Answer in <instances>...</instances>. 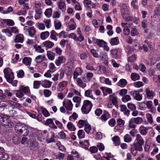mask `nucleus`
<instances>
[{
  "instance_id": "51",
  "label": "nucleus",
  "mask_w": 160,
  "mask_h": 160,
  "mask_svg": "<svg viewBox=\"0 0 160 160\" xmlns=\"http://www.w3.org/2000/svg\"><path fill=\"white\" fill-rule=\"evenodd\" d=\"M43 94L45 97H48L51 95L52 92L50 90L45 89L43 91Z\"/></svg>"
},
{
  "instance_id": "15",
  "label": "nucleus",
  "mask_w": 160,
  "mask_h": 160,
  "mask_svg": "<svg viewBox=\"0 0 160 160\" xmlns=\"http://www.w3.org/2000/svg\"><path fill=\"white\" fill-rule=\"evenodd\" d=\"M42 45L47 48V49H50L52 48L54 46V44L52 42L47 40L44 41L42 43Z\"/></svg>"
},
{
  "instance_id": "40",
  "label": "nucleus",
  "mask_w": 160,
  "mask_h": 160,
  "mask_svg": "<svg viewBox=\"0 0 160 160\" xmlns=\"http://www.w3.org/2000/svg\"><path fill=\"white\" fill-rule=\"evenodd\" d=\"M48 58L51 60H54L55 57V54L50 51H48L47 54Z\"/></svg>"
},
{
  "instance_id": "28",
  "label": "nucleus",
  "mask_w": 160,
  "mask_h": 160,
  "mask_svg": "<svg viewBox=\"0 0 160 160\" xmlns=\"http://www.w3.org/2000/svg\"><path fill=\"white\" fill-rule=\"evenodd\" d=\"M50 33L48 31H46L42 32L40 34V37L41 39L45 40L49 36Z\"/></svg>"
},
{
  "instance_id": "3",
  "label": "nucleus",
  "mask_w": 160,
  "mask_h": 160,
  "mask_svg": "<svg viewBox=\"0 0 160 160\" xmlns=\"http://www.w3.org/2000/svg\"><path fill=\"white\" fill-rule=\"evenodd\" d=\"M143 122V119L140 117L132 118L129 121V126L130 128H135L136 124H139Z\"/></svg>"
},
{
  "instance_id": "32",
  "label": "nucleus",
  "mask_w": 160,
  "mask_h": 160,
  "mask_svg": "<svg viewBox=\"0 0 160 160\" xmlns=\"http://www.w3.org/2000/svg\"><path fill=\"white\" fill-rule=\"evenodd\" d=\"M32 59L31 58L25 57L22 60V62L27 66L30 65Z\"/></svg>"
},
{
  "instance_id": "12",
  "label": "nucleus",
  "mask_w": 160,
  "mask_h": 160,
  "mask_svg": "<svg viewBox=\"0 0 160 160\" xmlns=\"http://www.w3.org/2000/svg\"><path fill=\"white\" fill-rule=\"evenodd\" d=\"M145 91L147 98L148 99H152L154 96V95L155 94L154 92L152 90H151L149 88H147L145 89Z\"/></svg>"
},
{
  "instance_id": "49",
  "label": "nucleus",
  "mask_w": 160,
  "mask_h": 160,
  "mask_svg": "<svg viewBox=\"0 0 160 160\" xmlns=\"http://www.w3.org/2000/svg\"><path fill=\"white\" fill-rule=\"evenodd\" d=\"M131 99L130 96L128 95H126L122 98V101L124 102H126Z\"/></svg>"
},
{
  "instance_id": "47",
  "label": "nucleus",
  "mask_w": 160,
  "mask_h": 160,
  "mask_svg": "<svg viewBox=\"0 0 160 160\" xmlns=\"http://www.w3.org/2000/svg\"><path fill=\"white\" fill-rule=\"evenodd\" d=\"M41 109L42 112L45 117H47L50 115V114L46 108H42Z\"/></svg>"
},
{
  "instance_id": "50",
  "label": "nucleus",
  "mask_w": 160,
  "mask_h": 160,
  "mask_svg": "<svg viewBox=\"0 0 160 160\" xmlns=\"http://www.w3.org/2000/svg\"><path fill=\"white\" fill-rule=\"evenodd\" d=\"M64 154L62 153H59L58 154L54 156L55 157L54 158V159H58L59 160H61L63 159L64 157Z\"/></svg>"
},
{
  "instance_id": "35",
  "label": "nucleus",
  "mask_w": 160,
  "mask_h": 160,
  "mask_svg": "<svg viewBox=\"0 0 160 160\" xmlns=\"http://www.w3.org/2000/svg\"><path fill=\"white\" fill-rule=\"evenodd\" d=\"M131 78L132 80L135 81L139 79L140 76L136 73H132L131 74Z\"/></svg>"
},
{
  "instance_id": "39",
  "label": "nucleus",
  "mask_w": 160,
  "mask_h": 160,
  "mask_svg": "<svg viewBox=\"0 0 160 160\" xmlns=\"http://www.w3.org/2000/svg\"><path fill=\"white\" fill-rule=\"evenodd\" d=\"M45 56L42 55H39L37 56L35 58V61L37 63H40L44 60Z\"/></svg>"
},
{
  "instance_id": "64",
  "label": "nucleus",
  "mask_w": 160,
  "mask_h": 160,
  "mask_svg": "<svg viewBox=\"0 0 160 160\" xmlns=\"http://www.w3.org/2000/svg\"><path fill=\"white\" fill-rule=\"evenodd\" d=\"M90 150L92 153H95L98 152V148L95 146H92L90 148Z\"/></svg>"
},
{
  "instance_id": "8",
  "label": "nucleus",
  "mask_w": 160,
  "mask_h": 160,
  "mask_svg": "<svg viewBox=\"0 0 160 160\" xmlns=\"http://www.w3.org/2000/svg\"><path fill=\"white\" fill-rule=\"evenodd\" d=\"M23 29L25 33H28L31 37H34L36 32V31L33 27H29L26 26L24 27Z\"/></svg>"
},
{
  "instance_id": "29",
  "label": "nucleus",
  "mask_w": 160,
  "mask_h": 160,
  "mask_svg": "<svg viewBox=\"0 0 160 160\" xmlns=\"http://www.w3.org/2000/svg\"><path fill=\"white\" fill-rule=\"evenodd\" d=\"M114 144L116 146L119 145L120 143V140L119 137L118 136H116L112 138Z\"/></svg>"
},
{
  "instance_id": "5",
  "label": "nucleus",
  "mask_w": 160,
  "mask_h": 160,
  "mask_svg": "<svg viewBox=\"0 0 160 160\" xmlns=\"http://www.w3.org/2000/svg\"><path fill=\"white\" fill-rule=\"evenodd\" d=\"M0 124L3 126H8L9 128H11L14 126L9 118L0 116Z\"/></svg>"
},
{
  "instance_id": "14",
  "label": "nucleus",
  "mask_w": 160,
  "mask_h": 160,
  "mask_svg": "<svg viewBox=\"0 0 160 160\" xmlns=\"http://www.w3.org/2000/svg\"><path fill=\"white\" fill-rule=\"evenodd\" d=\"M58 8L62 12H65L66 10V5L65 3L62 0H59L57 2Z\"/></svg>"
},
{
  "instance_id": "34",
  "label": "nucleus",
  "mask_w": 160,
  "mask_h": 160,
  "mask_svg": "<svg viewBox=\"0 0 160 160\" xmlns=\"http://www.w3.org/2000/svg\"><path fill=\"white\" fill-rule=\"evenodd\" d=\"M7 111L10 117L13 116L14 115L15 112L13 108L11 106L8 107Z\"/></svg>"
},
{
  "instance_id": "18",
  "label": "nucleus",
  "mask_w": 160,
  "mask_h": 160,
  "mask_svg": "<svg viewBox=\"0 0 160 160\" xmlns=\"http://www.w3.org/2000/svg\"><path fill=\"white\" fill-rule=\"evenodd\" d=\"M132 95L134 99L137 101H140L142 99V95L139 93L137 91H134Z\"/></svg>"
},
{
  "instance_id": "20",
  "label": "nucleus",
  "mask_w": 160,
  "mask_h": 160,
  "mask_svg": "<svg viewBox=\"0 0 160 160\" xmlns=\"http://www.w3.org/2000/svg\"><path fill=\"white\" fill-rule=\"evenodd\" d=\"M19 89L21 90L22 92L26 94H28L30 92L29 88L28 87L22 85L19 87Z\"/></svg>"
},
{
  "instance_id": "48",
  "label": "nucleus",
  "mask_w": 160,
  "mask_h": 160,
  "mask_svg": "<svg viewBox=\"0 0 160 160\" xmlns=\"http://www.w3.org/2000/svg\"><path fill=\"white\" fill-rule=\"evenodd\" d=\"M40 85H41V81H34L33 85V88L35 89H38L39 88Z\"/></svg>"
},
{
  "instance_id": "59",
  "label": "nucleus",
  "mask_w": 160,
  "mask_h": 160,
  "mask_svg": "<svg viewBox=\"0 0 160 160\" xmlns=\"http://www.w3.org/2000/svg\"><path fill=\"white\" fill-rule=\"evenodd\" d=\"M137 58V56L136 55L134 54L130 57L128 59V61L130 62H134Z\"/></svg>"
},
{
  "instance_id": "46",
  "label": "nucleus",
  "mask_w": 160,
  "mask_h": 160,
  "mask_svg": "<svg viewBox=\"0 0 160 160\" xmlns=\"http://www.w3.org/2000/svg\"><path fill=\"white\" fill-rule=\"evenodd\" d=\"M146 117L148 121L150 124H152L153 122V120L152 115L150 113H147L146 114Z\"/></svg>"
},
{
  "instance_id": "33",
  "label": "nucleus",
  "mask_w": 160,
  "mask_h": 160,
  "mask_svg": "<svg viewBox=\"0 0 160 160\" xmlns=\"http://www.w3.org/2000/svg\"><path fill=\"white\" fill-rule=\"evenodd\" d=\"M8 158V155L3 151L0 152V159L7 160Z\"/></svg>"
},
{
  "instance_id": "24",
  "label": "nucleus",
  "mask_w": 160,
  "mask_h": 160,
  "mask_svg": "<svg viewBox=\"0 0 160 160\" xmlns=\"http://www.w3.org/2000/svg\"><path fill=\"white\" fill-rule=\"evenodd\" d=\"M79 144L82 148L85 149L88 148L90 145L88 140H84L83 141L80 142Z\"/></svg>"
},
{
  "instance_id": "38",
  "label": "nucleus",
  "mask_w": 160,
  "mask_h": 160,
  "mask_svg": "<svg viewBox=\"0 0 160 160\" xmlns=\"http://www.w3.org/2000/svg\"><path fill=\"white\" fill-rule=\"evenodd\" d=\"M110 54L113 58H116L118 56V51L115 49H112L110 51Z\"/></svg>"
},
{
  "instance_id": "43",
  "label": "nucleus",
  "mask_w": 160,
  "mask_h": 160,
  "mask_svg": "<svg viewBox=\"0 0 160 160\" xmlns=\"http://www.w3.org/2000/svg\"><path fill=\"white\" fill-rule=\"evenodd\" d=\"M67 126L68 129L71 131H74L76 129L74 125L71 122H69L68 123Z\"/></svg>"
},
{
  "instance_id": "4",
  "label": "nucleus",
  "mask_w": 160,
  "mask_h": 160,
  "mask_svg": "<svg viewBox=\"0 0 160 160\" xmlns=\"http://www.w3.org/2000/svg\"><path fill=\"white\" fill-rule=\"evenodd\" d=\"M4 77L7 82H11V80L14 79L13 73L12 70L9 68H5L3 71Z\"/></svg>"
},
{
  "instance_id": "61",
  "label": "nucleus",
  "mask_w": 160,
  "mask_h": 160,
  "mask_svg": "<svg viewBox=\"0 0 160 160\" xmlns=\"http://www.w3.org/2000/svg\"><path fill=\"white\" fill-rule=\"evenodd\" d=\"M57 145L58 146V149L60 150L62 152H65L66 151L65 148L60 144V142L57 143Z\"/></svg>"
},
{
  "instance_id": "30",
  "label": "nucleus",
  "mask_w": 160,
  "mask_h": 160,
  "mask_svg": "<svg viewBox=\"0 0 160 160\" xmlns=\"http://www.w3.org/2000/svg\"><path fill=\"white\" fill-rule=\"evenodd\" d=\"M77 82L78 85L82 88H84L86 86V83L83 82L82 80L79 78H77Z\"/></svg>"
},
{
  "instance_id": "22",
  "label": "nucleus",
  "mask_w": 160,
  "mask_h": 160,
  "mask_svg": "<svg viewBox=\"0 0 160 160\" xmlns=\"http://www.w3.org/2000/svg\"><path fill=\"white\" fill-rule=\"evenodd\" d=\"M100 57L102 61H104V62H107L108 60L107 54L105 52H102L100 53Z\"/></svg>"
},
{
  "instance_id": "2",
  "label": "nucleus",
  "mask_w": 160,
  "mask_h": 160,
  "mask_svg": "<svg viewBox=\"0 0 160 160\" xmlns=\"http://www.w3.org/2000/svg\"><path fill=\"white\" fill-rule=\"evenodd\" d=\"M92 106L91 102L88 100H84L81 110L83 114H87L90 111Z\"/></svg>"
},
{
  "instance_id": "62",
  "label": "nucleus",
  "mask_w": 160,
  "mask_h": 160,
  "mask_svg": "<svg viewBox=\"0 0 160 160\" xmlns=\"http://www.w3.org/2000/svg\"><path fill=\"white\" fill-rule=\"evenodd\" d=\"M123 32L125 36H128L129 34L130 31L128 27H125L123 30Z\"/></svg>"
},
{
  "instance_id": "36",
  "label": "nucleus",
  "mask_w": 160,
  "mask_h": 160,
  "mask_svg": "<svg viewBox=\"0 0 160 160\" xmlns=\"http://www.w3.org/2000/svg\"><path fill=\"white\" fill-rule=\"evenodd\" d=\"M56 34H58L54 30H52L50 32V38L56 41L58 40V38L56 37Z\"/></svg>"
},
{
  "instance_id": "52",
  "label": "nucleus",
  "mask_w": 160,
  "mask_h": 160,
  "mask_svg": "<svg viewBox=\"0 0 160 160\" xmlns=\"http://www.w3.org/2000/svg\"><path fill=\"white\" fill-rule=\"evenodd\" d=\"M142 145H140L138 143L134 144L132 146L134 147L137 150L141 151L142 149Z\"/></svg>"
},
{
  "instance_id": "55",
  "label": "nucleus",
  "mask_w": 160,
  "mask_h": 160,
  "mask_svg": "<svg viewBox=\"0 0 160 160\" xmlns=\"http://www.w3.org/2000/svg\"><path fill=\"white\" fill-rule=\"evenodd\" d=\"M6 24L8 26H12L14 25V21L11 19H6Z\"/></svg>"
},
{
  "instance_id": "21",
  "label": "nucleus",
  "mask_w": 160,
  "mask_h": 160,
  "mask_svg": "<svg viewBox=\"0 0 160 160\" xmlns=\"http://www.w3.org/2000/svg\"><path fill=\"white\" fill-rule=\"evenodd\" d=\"M109 99L110 101H111L112 103L114 105L117 104L118 103L117 98L114 94L110 95Z\"/></svg>"
},
{
  "instance_id": "16",
  "label": "nucleus",
  "mask_w": 160,
  "mask_h": 160,
  "mask_svg": "<svg viewBox=\"0 0 160 160\" xmlns=\"http://www.w3.org/2000/svg\"><path fill=\"white\" fill-rule=\"evenodd\" d=\"M148 130V127H145L143 125H141L139 127V131L140 133L142 135L144 136L147 134Z\"/></svg>"
},
{
  "instance_id": "56",
  "label": "nucleus",
  "mask_w": 160,
  "mask_h": 160,
  "mask_svg": "<svg viewBox=\"0 0 160 160\" xmlns=\"http://www.w3.org/2000/svg\"><path fill=\"white\" fill-rule=\"evenodd\" d=\"M143 83L141 81H138L134 82L133 83V86L136 88H139L143 86Z\"/></svg>"
},
{
  "instance_id": "60",
  "label": "nucleus",
  "mask_w": 160,
  "mask_h": 160,
  "mask_svg": "<svg viewBox=\"0 0 160 160\" xmlns=\"http://www.w3.org/2000/svg\"><path fill=\"white\" fill-rule=\"evenodd\" d=\"M5 101H0V112H2L4 110L5 108Z\"/></svg>"
},
{
  "instance_id": "1",
  "label": "nucleus",
  "mask_w": 160,
  "mask_h": 160,
  "mask_svg": "<svg viewBox=\"0 0 160 160\" xmlns=\"http://www.w3.org/2000/svg\"><path fill=\"white\" fill-rule=\"evenodd\" d=\"M14 129L18 134L23 136L27 135L29 132L28 128L20 123H18L15 125Z\"/></svg>"
},
{
  "instance_id": "11",
  "label": "nucleus",
  "mask_w": 160,
  "mask_h": 160,
  "mask_svg": "<svg viewBox=\"0 0 160 160\" xmlns=\"http://www.w3.org/2000/svg\"><path fill=\"white\" fill-rule=\"evenodd\" d=\"M52 84V82L47 79H44L41 81V86L45 88H50Z\"/></svg>"
},
{
  "instance_id": "27",
  "label": "nucleus",
  "mask_w": 160,
  "mask_h": 160,
  "mask_svg": "<svg viewBox=\"0 0 160 160\" xmlns=\"http://www.w3.org/2000/svg\"><path fill=\"white\" fill-rule=\"evenodd\" d=\"M146 104L148 109L151 110H154V108H152V101H147L146 102H142V105Z\"/></svg>"
},
{
  "instance_id": "13",
  "label": "nucleus",
  "mask_w": 160,
  "mask_h": 160,
  "mask_svg": "<svg viewBox=\"0 0 160 160\" xmlns=\"http://www.w3.org/2000/svg\"><path fill=\"white\" fill-rule=\"evenodd\" d=\"M67 82L63 81L59 82L57 87V90L58 91H62L64 90L66 88L67 85Z\"/></svg>"
},
{
  "instance_id": "54",
  "label": "nucleus",
  "mask_w": 160,
  "mask_h": 160,
  "mask_svg": "<svg viewBox=\"0 0 160 160\" xmlns=\"http://www.w3.org/2000/svg\"><path fill=\"white\" fill-rule=\"evenodd\" d=\"M127 106L128 108L132 111L136 109V106L132 103H128Z\"/></svg>"
},
{
  "instance_id": "10",
  "label": "nucleus",
  "mask_w": 160,
  "mask_h": 160,
  "mask_svg": "<svg viewBox=\"0 0 160 160\" xmlns=\"http://www.w3.org/2000/svg\"><path fill=\"white\" fill-rule=\"evenodd\" d=\"M92 42L95 44L98 45L99 47H103L106 44V42L102 40H100L95 38H92Z\"/></svg>"
},
{
  "instance_id": "23",
  "label": "nucleus",
  "mask_w": 160,
  "mask_h": 160,
  "mask_svg": "<svg viewBox=\"0 0 160 160\" xmlns=\"http://www.w3.org/2000/svg\"><path fill=\"white\" fill-rule=\"evenodd\" d=\"M136 140L138 142V144L140 145H143L144 141L141 136L139 134L136 136Z\"/></svg>"
},
{
  "instance_id": "63",
  "label": "nucleus",
  "mask_w": 160,
  "mask_h": 160,
  "mask_svg": "<svg viewBox=\"0 0 160 160\" xmlns=\"http://www.w3.org/2000/svg\"><path fill=\"white\" fill-rule=\"evenodd\" d=\"M84 40V38L82 35V34H81L80 35H79L78 37H76L75 41L81 42Z\"/></svg>"
},
{
  "instance_id": "31",
  "label": "nucleus",
  "mask_w": 160,
  "mask_h": 160,
  "mask_svg": "<svg viewBox=\"0 0 160 160\" xmlns=\"http://www.w3.org/2000/svg\"><path fill=\"white\" fill-rule=\"evenodd\" d=\"M34 48L35 49V51L38 52L42 53L45 51L42 48L40 45H35L34 46Z\"/></svg>"
},
{
  "instance_id": "44",
  "label": "nucleus",
  "mask_w": 160,
  "mask_h": 160,
  "mask_svg": "<svg viewBox=\"0 0 160 160\" xmlns=\"http://www.w3.org/2000/svg\"><path fill=\"white\" fill-rule=\"evenodd\" d=\"M21 139L18 135H15L13 137L12 141L15 144H18L20 142Z\"/></svg>"
},
{
  "instance_id": "17",
  "label": "nucleus",
  "mask_w": 160,
  "mask_h": 160,
  "mask_svg": "<svg viewBox=\"0 0 160 160\" xmlns=\"http://www.w3.org/2000/svg\"><path fill=\"white\" fill-rule=\"evenodd\" d=\"M120 111L123 112L124 115L128 116L130 114V111L127 108L126 105H120Z\"/></svg>"
},
{
  "instance_id": "25",
  "label": "nucleus",
  "mask_w": 160,
  "mask_h": 160,
  "mask_svg": "<svg viewBox=\"0 0 160 160\" xmlns=\"http://www.w3.org/2000/svg\"><path fill=\"white\" fill-rule=\"evenodd\" d=\"M110 115L108 112H104L101 117V119L104 121H106L110 117Z\"/></svg>"
},
{
  "instance_id": "53",
  "label": "nucleus",
  "mask_w": 160,
  "mask_h": 160,
  "mask_svg": "<svg viewBox=\"0 0 160 160\" xmlns=\"http://www.w3.org/2000/svg\"><path fill=\"white\" fill-rule=\"evenodd\" d=\"M43 123L46 125L48 126L49 125L53 123V121L52 119L48 118L47 119L46 121H44Z\"/></svg>"
},
{
  "instance_id": "58",
  "label": "nucleus",
  "mask_w": 160,
  "mask_h": 160,
  "mask_svg": "<svg viewBox=\"0 0 160 160\" xmlns=\"http://www.w3.org/2000/svg\"><path fill=\"white\" fill-rule=\"evenodd\" d=\"M91 129V126L88 123H87L85 124L84 130L88 134Z\"/></svg>"
},
{
  "instance_id": "42",
  "label": "nucleus",
  "mask_w": 160,
  "mask_h": 160,
  "mask_svg": "<svg viewBox=\"0 0 160 160\" xmlns=\"http://www.w3.org/2000/svg\"><path fill=\"white\" fill-rule=\"evenodd\" d=\"M117 122V127L118 126L119 127H122L125 123L124 121L121 118L118 119Z\"/></svg>"
},
{
  "instance_id": "7",
  "label": "nucleus",
  "mask_w": 160,
  "mask_h": 160,
  "mask_svg": "<svg viewBox=\"0 0 160 160\" xmlns=\"http://www.w3.org/2000/svg\"><path fill=\"white\" fill-rule=\"evenodd\" d=\"M153 26L152 23L149 22L146 19H144L142 22L141 26L146 32L150 28H152Z\"/></svg>"
},
{
  "instance_id": "6",
  "label": "nucleus",
  "mask_w": 160,
  "mask_h": 160,
  "mask_svg": "<svg viewBox=\"0 0 160 160\" xmlns=\"http://www.w3.org/2000/svg\"><path fill=\"white\" fill-rule=\"evenodd\" d=\"M121 12L123 18L125 19H127L128 15L129 13V11L127 5L125 4H123L122 5Z\"/></svg>"
},
{
  "instance_id": "9",
  "label": "nucleus",
  "mask_w": 160,
  "mask_h": 160,
  "mask_svg": "<svg viewBox=\"0 0 160 160\" xmlns=\"http://www.w3.org/2000/svg\"><path fill=\"white\" fill-rule=\"evenodd\" d=\"M63 105L67 110L71 111L72 110L73 105L71 100H65L63 102Z\"/></svg>"
},
{
  "instance_id": "37",
  "label": "nucleus",
  "mask_w": 160,
  "mask_h": 160,
  "mask_svg": "<svg viewBox=\"0 0 160 160\" xmlns=\"http://www.w3.org/2000/svg\"><path fill=\"white\" fill-rule=\"evenodd\" d=\"M127 84V81L125 79H122L118 83V86L121 87H124Z\"/></svg>"
},
{
  "instance_id": "41",
  "label": "nucleus",
  "mask_w": 160,
  "mask_h": 160,
  "mask_svg": "<svg viewBox=\"0 0 160 160\" xmlns=\"http://www.w3.org/2000/svg\"><path fill=\"white\" fill-rule=\"evenodd\" d=\"M52 9L51 8H49L47 9L46 10V11L44 12L45 15L47 17H48V18H49L51 16V15H52Z\"/></svg>"
},
{
  "instance_id": "19",
  "label": "nucleus",
  "mask_w": 160,
  "mask_h": 160,
  "mask_svg": "<svg viewBox=\"0 0 160 160\" xmlns=\"http://www.w3.org/2000/svg\"><path fill=\"white\" fill-rule=\"evenodd\" d=\"M23 36L22 34H19L16 36L15 39L14 40L15 43H22L23 41Z\"/></svg>"
},
{
  "instance_id": "57",
  "label": "nucleus",
  "mask_w": 160,
  "mask_h": 160,
  "mask_svg": "<svg viewBox=\"0 0 160 160\" xmlns=\"http://www.w3.org/2000/svg\"><path fill=\"white\" fill-rule=\"evenodd\" d=\"M16 95L17 97L19 98H22L23 96V93L22 92L21 90H20L19 89V90H17L16 92Z\"/></svg>"
},
{
  "instance_id": "26",
  "label": "nucleus",
  "mask_w": 160,
  "mask_h": 160,
  "mask_svg": "<svg viewBox=\"0 0 160 160\" xmlns=\"http://www.w3.org/2000/svg\"><path fill=\"white\" fill-rule=\"evenodd\" d=\"M118 38L117 37L112 38L111 39L110 43L112 45H116L119 43Z\"/></svg>"
},
{
  "instance_id": "45",
  "label": "nucleus",
  "mask_w": 160,
  "mask_h": 160,
  "mask_svg": "<svg viewBox=\"0 0 160 160\" xmlns=\"http://www.w3.org/2000/svg\"><path fill=\"white\" fill-rule=\"evenodd\" d=\"M123 139L125 142H129L132 141V138L129 135L127 134L124 136Z\"/></svg>"
}]
</instances>
